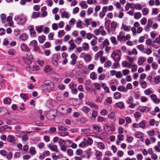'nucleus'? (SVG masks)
Returning <instances> with one entry per match:
<instances>
[{
    "label": "nucleus",
    "instance_id": "obj_1",
    "mask_svg": "<svg viewBox=\"0 0 160 160\" xmlns=\"http://www.w3.org/2000/svg\"><path fill=\"white\" fill-rule=\"evenodd\" d=\"M14 19L18 24L24 25L26 24L27 21V17L26 15L23 14H20L15 16Z\"/></svg>",
    "mask_w": 160,
    "mask_h": 160
},
{
    "label": "nucleus",
    "instance_id": "obj_2",
    "mask_svg": "<svg viewBox=\"0 0 160 160\" xmlns=\"http://www.w3.org/2000/svg\"><path fill=\"white\" fill-rule=\"evenodd\" d=\"M44 89L48 92H51L53 91L54 88L53 83L51 81L48 80L46 81L43 84Z\"/></svg>",
    "mask_w": 160,
    "mask_h": 160
},
{
    "label": "nucleus",
    "instance_id": "obj_3",
    "mask_svg": "<svg viewBox=\"0 0 160 160\" xmlns=\"http://www.w3.org/2000/svg\"><path fill=\"white\" fill-rule=\"evenodd\" d=\"M93 142L92 139L91 138H88L87 139L84 138L79 144L78 147L80 148H84L88 146L89 145H91L93 143Z\"/></svg>",
    "mask_w": 160,
    "mask_h": 160
},
{
    "label": "nucleus",
    "instance_id": "obj_4",
    "mask_svg": "<svg viewBox=\"0 0 160 160\" xmlns=\"http://www.w3.org/2000/svg\"><path fill=\"white\" fill-rule=\"evenodd\" d=\"M60 57V54L58 53H56L53 55L52 59V64L56 67H57L58 66V60Z\"/></svg>",
    "mask_w": 160,
    "mask_h": 160
},
{
    "label": "nucleus",
    "instance_id": "obj_5",
    "mask_svg": "<svg viewBox=\"0 0 160 160\" xmlns=\"http://www.w3.org/2000/svg\"><path fill=\"white\" fill-rule=\"evenodd\" d=\"M121 52L119 51H115L111 55V57L114 61H119L121 59Z\"/></svg>",
    "mask_w": 160,
    "mask_h": 160
},
{
    "label": "nucleus",
    "instance_id": "obj_6",
    "mask_svg": "<svg viewBox=\"0 0 160 160\" xmlns=\"http://www.w3.org/2000/svg\"><path fill=\"white\" fill-rule=\"evenodd\" d=\"M70 58L72 60L70 62V63L71 65L74 66L76 62L78 57L75 54L73 53L71 55Z\"/></svg>",
    "mask_w": 160,
    "mask_h": 160
},
{
    "label": "nucleus",
    "instance_id": "obj_7",
    "mask_svg": "<svg viewBox=\"0 0 160 160\" xmlns=\"http://www.w3.org/2000/svg\"><path fill=\"white\" fill-rule=\"evenodd\" d=\"M125 33L123 31H121L117 36L118 40L119 41H124V39Z\"/></svg>",
    "mask_w": 160,
    "mask_h": 160
},
{
    "label": "nucleus",
    "instance_id": "obj_8",
    "mask_svg": "<svg viewBox=\"0 0 160 160\" xmlns=\"http://www.w3.org/2000/svg\"><path fill=\"white\" fill-rule=\"evenodd\" d=\"M20 47L22 50L23 52H27L30 51V49L27 45L24 43L21 44Z\"/></svg>",
    "mask_w": 160,
    "mask_h": 160
},
{
    "label": "nucleus",
    "instance_id": "obj_9",
    "mask_svg": "<svg viewBox=\"0 0 160 160\" xmlns=\"http://www.w3.org/2000/svg\"><path fill=\"white\" fill-rule=\"evenodd\" d=\"M68 43L70 46V47L68 48V50L69 51H72L76 48V45L74 43V41L72 39L70 40L68 42Z\"/></svg>",
    "mask_w": 160,
    "mask_h": 160
},
{
    "label": "nucleus",
    "instance_id": "obj_10",
    "mask_svg": "<svg viewBox=\"0 0 160 160\" xmlns=\"http://www.w3.org/2000/svg\"><path fill=\"white\" fill-rule=\"evenodd\" d=\"M96 145L101 150H104L106 148L105 145L103 142H97Z\"/></svg>",
    "mask_w": 160,
    "mask_h": 160
},
{
    "label": "nucleus",
    "instance_id": "obj_11",
    "mask_svg": "<svg viewBox=\"0 0 160 160\" xmlns=\"http://www.w3.org/2000/svg\"><path fill=\"white\" fill-rule=\"evenodd\" d=\"M48 147L53 152H59V150L58 149L57 146L56 145L49 144L48 145Z\"/></svg>",
    "mask_w": 160,
    "mask_h": 160
},
{
    "label": "nucleus",
    "instance_id": "obj_12",
    "mask_svg": "<svg viewBox=\"0 0 160 160\" xmlns=\"http://www.w3.org/2000/svg\"><path fill=\"white\" fill-rule=\"evenodd\" d=\"M151 98L155 103L158 104L160 102V99L157 98V96L155 94H152L151 95Z\"/></svg>",
    "mask_w": 160,
    "mask_h": 160
},
{
    "label": "nucleus",
    "instance_id": "obj_13",
    "mask_svg": "<svg viewBox=\"0 0 160 160\" xmlns=\"http://www.w3.org/2000/svg\"><path fill=\"white\" fill-rule=\"evenodd\" d=\"M101 86L104 89V92L106 93H110V91L108 87L106 86V84L104 83L101 82Z\"/></svg>",
    "mask_w": 160,
    "mask_h": 160
},
{
    "label": "nucleus",
    "instance_id": "obj_14",
    "mask_svg": "<svg viewBox=\"0 0 160 160\" xmlns=\"http://www.w3.org/2000/svg\"><path fill=\"white\" fill-rule=\"evenodd\" d=\"M103 54V52L102 51H100L98 52L95 55L94 57V59L96 60H97L100 57H102V56Z\"/></svg>",
    "mask_w": 160,
    "mask_h": 160
},
{
    "label": "nucleus",
    "instance_id": "obj_15",
    "mask_svg": "<svg viewBox=\"0 0 160 160\" xmlns=\"http://www.w3.org/2000/svg\"><path fill=\"white\" fill-rule=\"evenodd\" d=\"M82 47L83 50L85 51H88L89 49V45L86 42H84L82 43Z\"/></svg>",
    "mask_w": 160,
    "mask_h": 160
},
{
    "label": "nucleus",
    "instance_id": "obj_16",
    "mask_svg": "<svg viewBox=\"0 0 160 160\" xmlns=\"http://www.w3.org/2000/svg\"><path fill=\"white\" fill-rule=\"evenodd\" d=\"M122 65L124 68H130L131 67V64L129 63L126 60L122 61Z\"/></svg>",
    "mask_w": 160,
    "mask_h": 160
},
{
    "label": "nucleus",
    "instance_id": "obj_17",
    "mask_svg": "<svg viewBox=\"0 0 160 160\" xmlns=\"http://www.w3.org/2000/svg\"><path fill=\"white\" fill-rule=\"evenodd\" d=\"M62 18H68L70 16V14L68 12L66 11L63 12L61 15Z\"/></svg>",
    "mask_w": 160,
    "mask_h": 160
},
{
    "label": "nucleus",
    "instance_id": "obj_18",
    "mask_svg": "<svg viewBox=\"0 0 160 160\" xmlns=\"http://www.w3.org/2000/svg\"><path fill=\"white\" fill-rule=\"evenodd\" d=\"M115 106L116 107L119 108L121 109L125 108L123 103L122 102H119L116 103Z\"/></svg>",
    "mask_w": 160,
    "mask_h": 160
},
{
    "label": "nucleus",
    "instance_id": "obj_19",
    "mask_svg": "<svg viewBox=\"0 0 160 160\" xmlns=\"http://www.w3.org/2000/svg\"><path fill=\"white\" fill-rule=\"evenodd\" d=\"M21 133L23 134L21 136L22 140L24 142L28 141V137L27 135L25 134L24 132H22Z\"/></svg>",
    "mask_w": 160,
    "mask_h": 160
},
{
    "label": "nucleus",
    "instance_id": "obj_20",
    "mask_svg": "<svg viewBox=\"0 0 160 160\" xmlns=\"http://www.w3.org/2000/svg\"><path fill=\"white\" fill-rule=\"evenodd\" d=\"M22 59L24 61V62L28 65L30 64L32 62V61L31 60V59L28 58L23 57L22 58Z\"/></svg>",
    "mask_w": 160,
    "mask_h": 160
},
{
    "label": "nucleus",
    "instance_id": "obj_21",
    "mask_svg": "<svg viewBox=\"0 0 160 160\" xmlns=\"http://www.w3.org/2000/svg\"><path fill=\"white\" fill-rule=\"evenodd\" d=\"M79 5L83 9H86L88 7V5L86 3L85 1H81L79 3Z\"/></svg>",
    "mask_w": 160,
    "mask_h": 160
},
{
    "label": "nucleus",
    "instance_id": "obj_22",
    "mask_svg": "<svg viewBox=\"0 0 160 160\" xmlns=\"http://www.w3.org/2000/svg\"><path fill=\"white\" fill-rule=\"evenodd\" d=\"M126 58L129 62V63L131 64V66H132V63H133L134 61V59L135 57H131L129 56H126Z\"/></svg>",
    "mask_w": 160,
    "mask_h": 160
},
{
    "label": "nucleus",
    "instance_id": "obj_23",
    "mask_svg": "<svg viewBox=\"0 0 160 160\" xmlns=\"http://www.w3.org/2000/svg\"><path fill=\"white\" fill-rule=\"evenodd\" d=\"M53 110H50L49 113V114L47 115V117H48L49 118V119H52L54 118L55 116V114L53 113Z\"/></svg>",
    "mask_w": 160,
    "mask_h": 160
},
{
    "label": "nucleus",
    "instance_id": "obj_24",
    "mask_svg": "<svg viewBox=\"0 0 160 160\" xmlns=\"http://www.w3.org/2000/svg\"><path fill=\"white\" fill-rule=\"evenodd\" d=\"M143 135L141 132L137 131L135 133V137L138 138H142L143 137Z\"/></svg>",
    "mask_w": 160,
    "mask_h": 160
},
{
    "label": "nucleus",
    "instance_id": "obj_25",
    "mask_svg": "<svg viewBox=\"0 0 160 160\" xmlns=\"http://www.w3.org/2000/svg\"><path fill=\"white\" fill-rule=\"evenodd\" d=\"M145 61L144 57H140L138 58L137 63L138 65H140L142 64Z\"/></svg>",
    "mask_w": 160,
    "mask_h": 160
},
{
    "label": "nucleus",
    "instance_id": "obj_26",
    "mask_svg": "<svg viewBox=\"0 0 160 160\" xmlns=\"http://www.w3.org/2000/svg\"><path fill=\"white\" fill-rule=\"evenodd\" d=\"M95 155L96 157V158H100L102 156V154L101 152L99 150H95Z\"/></svg>",
    "mask_w": 160,
    "mask_h": 160
},
{
    "label": "nucleus",
    "instance_id": "obj_27",
    "mask_svg": "<svg viewBox=\"0 0 160 160\" xmlns=\"http://www.w3.org/2000/svg\"><path fill=\"white\" fill-rule=\"evenodd\" d=\"M139 82L142 88L144 89L147 87V83L146 82L141 80H139Z\"/></svg>",
    "mask_w": 160,
    "mask_h": 160
},
{
    "label": "nucleus",
    "instance_id": "obj_28",
    "mask_svg": "<svg viewBox=\"0 0 160 160\" xmlns=\"http://www.w3.org/2000/svg\"><path fill=\"white\" fill-rule=\"evenodd\" d=\"M121 29L126 32H128L130 31V29L128 26L125 25L122 23L121 27Z\"/></svg>",
    "mask_w": 160,
    "mask_h": 160
},
{
    "label": "nucleus",
    "instance_id": "obj_29",
    "mask_svg": "<svg viewBox=\"0 0 160 160\" xmlns=\"http://www.w3.org/2000/svg\"><path fill=\"white\" fill-rule=\"evenodd\" d=\"M11 99L10 98H6L3 100V102L4 104H10L11 103Z\"/></svg>",
    "mask_w": 160,
    "mask_h": 160
},
{
    "label": "nucleus",
    "instance_id": "obj_30",
    "mask_svg": "<svg viewBox=\"0 0 160 160\" xmlns=\"http://www.w3.org/2000/svg\"><path fill=\"white\" fill-rule=\"evenodd\" d=\"M117 89L120 92H127V89H125V88L122 86H119L118 87Z\"/></svg>",
    "mask_w": 160,
    "mask_h": 160
},
{
    "label": "nucleus",
    "instance_id": "obj_31",
    "mask_svg": "<svg viewBox=\"0 0 160 160\" xmlns=\"http://www.w3.org/2000/svg\"><path fill=\"white\" fill-rule=\"evenodd\" d=\"M93 85L95 88L97 90H99L101 89V84L98 82H95L93 83Z\"/></svg>",
    "mask_w": 160,
    "mask_h": 160
},
{
    "label": "nucleus",
    "instance_id": "obj_32",
    "mask_svg": "<svg viewBox=\"0 0 160 160\" xmlns=\"http://www.w3.org/2000/svg\"><path fill=\"white\" fill-rule=\"evenodd\" d=\"M82 111L85 114L88 113L90 110L89 108L86 106H84L81 108Z\"/></svg>",
    "mask_w": 160,
    "mask_h": 160
},
{
    "label": "nucleus",
    "instance_id": "obj_33",
    "mask_svg": "<svg viewBox=\"0 0 160 160\" xmlns=\"http://www.w3.org/2000/svg\"><path fill=\"white\" fill-rule=\"evenodd\" d=\"M117 25L118 24L116 22H112L111 23V29L112 30H115L117 26Z\"/></svg>",
    "mask_w": 160,
    "mask_h": 160
},
{
    "label": "nucleus",
    "instance_id": "obj_34",
    "mask_svg": "<svg viewBox=\"0 0 160 160\" xmlns=\"http://www.w3.org/2000/svg\"><path fill=\"white\" fill-rule=\"evenodd\" d=\"M45 37L44 35L39 36L38 37V40L41 43H42L45 40Z\"/></svg>",
    "mask_w": 160,
    "mask_h": 160
},
{
    "label": "nucleus",
    "instance_id": "obj_35",
    "mask_svg": "<svg viewBox=\"0 0 160 160\" xmlns=\"http://www.w3.org/2000/svg\"><path fill=\"white\" fill-rule=\"evenodd\" d=\"M134 115L135 118L136 119V121H138L141 116V114L138 112H136L134 113Z\"/></svg>",
    "mask_w": 160,
    "mask_h": 160
},
{
    "label": "nucleus",
    "instance_id": "obj_36",
    "mask_svg": "<svg viewBox=\"0 0 160 160\" xmlns=\"http://www.w3.org/2000/svg\"><path fill=\"white\" fill-rule=\"evenodd\" d=\"M30 153L32 155H34L36 153V151L35 147H31L29 149Z\"/></svg>",
    "mask_w": 160,
    "mask_h": 160
},
{
    "label": "nucleus",
    "instance_id": "obj_37",
    "mask_svg": "<svg viewBox=\"0 0 160 160\" xmlns=\"http://www.w3.org/2000/svg\"><path fill=\"white\" fill-rule=\"evenodd\" d=\"M110 40L112 43L114 45H116L118 43V42L116 40L115 37L114 36H112L110 38Z\"/></svg>",
    "mask_w": 160,
    "mask_h": 160
},
{
    "label": "nucleus",
    "instance_id": "obj_38",
    "mask_svg": "<svg viewBox=\"0 0 160 160\" xmlns=\"http://www.w3.org/2000/svg\"><path fill=\"white\" fill-rule=\"evenodd\" d=\"M8 141L11 143L14 142V137L12 135H10L8 137Z\"/></svg>",
    "mask_w": 160,
    "mask_h": 160
},
{
    "label": "nucleus",
    "instance_id": "obj_39",
    "mask_svg": "<svg viewBox=\"0 0 160 160\" xmlns=\"http://www.w3.org/2000/svg\"><path fill=\"white\" fill-rule=\"evenodd\" d=\"M38 44L37 42L35 40H33L31 41L28 45L30 46L33 47Z\"/></svg>",
    "mask_w": 160,
    "mask_h": 160
},
{
    "label": "nucleus",
    "instance_id": "obj_40",
    "mask_svg": "<svg viewBox=\"0 0 160 160\" xmlns=\"http://www.w3.org/2000/svg\"><path fill=\"white\" fill-rule=\"evenodd\" d=\"M40 16V13L39 12H33L32 14V18L35 19Z\"/></svg>",
    "mask_w": 160,
    "mask_h": 160
},
{
    "label": "nucleus",
    "instance_id": "obj_41",
    "mask_svg": "<svg viewBox=\"0 0 160 160\" xmlns=\"http://www.w3.org/2000/svg\"><path fill=\"white\" fill-rule=\"evenodd\" d=\"M121 97V94L119 92H116L114 94V98L116 99L120 98Z\"/></svg>",
    "mask_w": 160,
    "mask_h": 160
},
{
    "label": "nucleus",
    "instance_id": "obj_42",
    "mask_svg": "<svg viewBox=\"0 0 160 160\" xmlns=\"http://www.w3.org/2000/svg\"><path fill=\"white\" fill-rule=\"evenodd\" d=\"M108 116V118L111 119H114L116 117L115 113L114 112H112L109 113Z\"/></svg>",
    "mask_w": 160,
    "mask_h": 160
},
{
    "label": "nucleus",
    "instance_id": "obj_43",
    "mask_svg": "<svg viewBox=\"0 0 160 160\" xmlns=\"http://www.w3.org/2000/svg\"><path fill=\"white\" fill-rule=\"evenodd\" d=\"M133 5L135 8L137 10H140L141 9L142 7L139 3L133 4Z\"/></svg>",
    "mask_w": 160,
    "mask_h": 160
},
{
    "label": "nucleus",
    "instance_id": "obj_44",
    "mask_svg": "<svg viewBox=\"0 0 160 160\" xmlns=\"http://www.w3.org/2000/svg\"><path fill=\"white\" fill-rule=\"evenodd\" d=\"M20 38L22 40L25 41L27 40L28 38V35L25 33H23L20 35Z\"/></svg>",
    "mask_w": 160,
    "mask_h": 160
},
{
    "label": "nucleus",
    "instance_id": "obj_45",
    "mask_svg": "<svg viewBox=\"0 0 160 160\" xmlns=\"http://www.w3.org/2000/svg\"><path fill=\"white\" fill-rule=\"evenodd\" d=\"M90 78L92 80H96L97 78V75L94 72H91L90 74Z\"/></svg>",
    "mask_w": 160,
    "mask_h": 160
},
{
    "label": "nucleus",
    "instance_id": "obj_46",
    "mask_svg": "<svg viewBox=\"0 0 160 160\" xmlns=\"http://www.w3.org/2000/svg\"><path fill=\"white\" fill-rule=\"evenodd\" d=\"M65 34V32L64 30H61L58 31V37L59 38L62 37Z\"/></svg>",
    "mask_w": 160,
    "mask_h": 160
},
{
    "label": "nucleus",
    "instance_id": "obj_47",
    "mask_svg": "<svg viewBox=\"0 0 160 160\" xmlns=\"http://www.w3.org/2000/svg\"><path fill=\"white\" fill-rule=\"evenodd\" d=\"M6 109L5 108H0V116L4 114H5L7 113Z\"/></svg>",
    "mask_w": 160,
    "mask_h": 160
},
{
    "label": "nucleus",
    "instance_id": "obj_48",
    "mask_svg": "<svg viewBox=\"0 0 160 160\" xmlns=\"http://www.w3.org/2000/svg\"><path fill=\"white\" fill-rule=\"evenodd\" d=\"M154 149L158 152H160V142H158L157 145L154 147Z\"/></svg>",
    "mask_w": 160,
    "mask_h": 160
},
{
    "label": "nucleus",
    "instance_id": "obj_49",
    "mask_svg": "<svg viewBox=\"0 0 160 160\" xmlns=\"http://www.w3.org/2000/svg\"><path fill=\"white\" fill-rule=\"evenodd\" d=\"M20 97L25 101L28 99V95L27 94L21 93L20 94Z\"/></svg>",
    "mask_w": 160,
    "mask_h": 160
},
{
    "label": "nucleus",
    "instance_id": "obj_50",
    "mask_svg": "<svg viewBox=\"0 0 160 160\" xmlns=\"http://www.w3.org/2000/svg\"><path fill=\"white\" fill-rule=\"evenodd\" d=\"M134 18L138 19L141 18V15L140 12H137L134 13Z\"/></svg>",
    "mask_w": 160,
    "mask_h": 160
},
{
    "label": "nucleus",
    "instance_id": "obj_51",
    "mask_svg": "<svg viewBox=\"0 0 160 160\" xmlns=\"http://www.w3.org/2000/svg\"><path fill=\"white\" fill-rule=\"evenodd\" d=\"M30 31L31 37H34L36 36V32L33 28L30 29Z\"/></svg>",
    "mask_w": 160,
    "mask_h": 160
},
{
    "label": "nucleus",
    "instance_id": "obj_52",
    "mask_svg": "<svg viewBox=\"0 0 160 160\" xmlns=\"http://www.w3.org/2000/svg\"><path fill=\"white\" fill-rule=\"evenodd\" d=\"M158 11L157 8H152V15H156L158 13Z\"/></svg>",
    "mask_w": 160,
    "mask_h": 160
},
{
    "label": "nucleus",
    "instance_id": "obj_53",
    "mask_svg": "<svg viewBox=\"0 0 160 160\" xmlns=\"http://www.w3.org/2000/svg\"><path fill=\"white\" fill-rule=\"evenodd\" d=\"M122 72L123 75L124 76H126L130 73V70L126 69L123 70Z\"/></svg>",
    "mask_w": 160,
    "mask_h": 160
},
{
    "label": "nucleus",
    "instance_id": "obj_54",
    "mask_svg": "<svg viewBox=\"0 0 160 160\" xmlns=\"http://www.w3.org/2000/svg\"><path fill=\"white\" fill-rule=\"evenodd\" d=\"M102 29V26H100L98 29H96L94 31V33L97 35H98L100 33Z\"/></svg>",
    "mask_w": 160,
    "mask_h": 160
},
{
    "label": "nucleus",
    "instance_id": "obj_55",
    "mask_svg": "<svg viewBox=\"0 0 160 160\" xmlns=\"http://www.w3.org/2000/svg\"><path fill=\"white\" fill-rule=\"evenodd\" d=\"M132 68L131 69V71L132 72H134L136 71L137 70L138 66L136 64L132 65Z\"/></svg>",
    "mask_w": 160,
    "mask_h": 160
},
{
    "label": "nucleus",
    "instance_id": "obj_56",
    "mask_svg": "<svg viewBox=\"0 0 160 160\" xmlns=\"http://www.w3.org/2000/svg\"><path fill=\"white\" fill-rule=\"evenodd\" d=\"M52 68L49 66H46L44 69V71L45 72H48L52 71Z\"/></svg>",
    "mask_w": 160,
    "mask_h": 160
},
{
    "label": "nucleus",
    "instance_id": "obj_57",
    "mask_svg": "<svg viewBox=\"0 0 160 160\" xmlns=\"http://www.w3.org/2000/svg\"><path fill=\"white\" fill-rule=\"evenodd\" d=\"M58 129L59 131H66L67 130V128L62 125L59 126L58 127Z\"/></svg>",
    "mask_w": 160,
    "mask_h": 160
},
{
    "label": "nucleus",
    "instance_id": "obj_58",
    "mask_svg": "<svg viewBox=\"0 0 160 160\" xmlns=\"http://www.w3.org/2000/svg\"><path fill=\"white\" fill-rule=\"evenodd\" d=\"M153 81L156 83H159L160 82V77L158 76H156L154 78Z\"/></svg>",
    "mask_w": 160,
    "mask_h": 160
},
{
    "label": "nucleus",
    "instance_id": "obj_59",
    "mask_svg": "<svg viewBox=\"0 0 160 160\" xmlns=\"http://www.w3.org/2000/svg\"><path fill=\"white\" fill-rule=\"evenodd\" d=\"M160 111L159 108L158 107H156L154 109V111H152L151 113V114L153 115H156V113L159 112Z\"/></svg>",
    "mask_w": 160,
    "mask_h": 160
},
{
    "label": "nucleus",
    "instance_id": "obj_60",
    "mask_svg": "<svg viewBox=\"0 0 160 160\" xmlns=\"http://www.w3.org/2000/svg\"><path fill=\"white\" fill-rule=\"evenodd\" d=\"M69 87L70 89H72L76 88L77 87V85L72 82H71L69 84Z\"/></svg>",
    "mask_w": 160,
    "mask_h": 160
},
{
    "label": "nucleus",
    "instance_id": "obj_61",
    "mask_svg": "<svg viewBox=\"0 0 160 160\" xmlns=\"http://www.w3.org/2000/svg\"><path fill=\"white\" fill-rule=\"evenodd\" d=\"M118 61H115V62L113 63L112 68H116L119 66V63L118 62Z\"/></svg>",
    "mask_w": 160,
    "mask_h": 160
},
{
    "label": "nucleus",
    "instance_id": "obj_62",
    "mask_svg": "<svg viewBox=\"0 0 160 160\" xmlns=\"http://www.w3.org/2000/svg\"><path fill=\"white\" fill-rule=\"evenodd\" d=\"M75 153L76 154L78 155H81L83 153V151L80 148H78L76 150Z\"/></svg>",
    "mask_w": 160,
    "mask_h": 160
},
{
    "label": "nucleus",
    "instance_id": "obj_63",
    "mask_svg": "<svg viewBox=\"0 0 160 160\" xmlns=\"http://www.w3.org/2000/svg\"><path fill=\"white\" fill-rule=\"evenodd\" d=\"M79 121L81 124H83L87 122L88 120L84 117H81Z\"/></svg>",
    "mask_w": 160,
    "mask_h": 160
},
{
    "label": "nucleus",
    "instance_id": "obj_64",
    "mask_svg": "<svg viewBox=\"0 0 160 160\" xmlns=\"http://www.w3.org/2000/svg\"><path fill=\"white\" fill-rule=\"evenodd\" d=\"M82 38L80 37H78L75 40V42L78 45L79 44L82 42Z\"/></svg>",
    "mask_w": 160,
    "mask_h": 160
}]
</instances>
